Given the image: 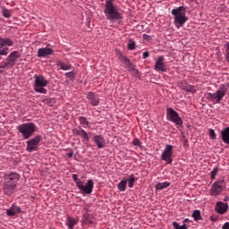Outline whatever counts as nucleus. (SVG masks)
Wrapping results in <instances>:
<instances>
[{
    "label": "nucleus",
    "mask_w": 229,
    "mask_h": 229,
    "mask_svg": "<svg viewBox=\"0 0 229 229\" xmlns=\"http://www.w3.org/2000/svg\"><path fill=\"white\" fill-rule=\"evenodd\" d=\"M104 13L106 19L110 22H121L123 19V13L119 12V8L114 4V0L106 1Z\"/></svg>",
    "instance_id": "nucleus-1"
},
{
    "label": "nucleus",
    "mask_w": 229,
    "mask_h": 229,
    "mask_svg": "<svg viewBox=\"0 0 229 229\" xmlns=\"http://www.w3.org/2000/svg\"><path fill=\"white\" fill-rule=\"evenodd\" d=\"M186 12L187 9L183 6H179L172 10L171 13L174 15V24L175 28L180 29L183 27L185 22L189 21Z\"/></svg>",
    "instance_id": "nucleus-2"
},
{
    "label": "nucleus",
    "mask_w": 229,
    "mask_h": 229,
    "mask_svg": "<svg viewBox=\"0 0 229 229\" xmlns=\"http://www.w3.org/2000/svg\"><path fill=\"white\" fill-rule=\"evenodd\" d=\"M73 182H75L76 187H78L83 196H87V194H92V191H94V181L92 179H89L86 182V185L83 184L81 180L78 179V174H72Z\"/></svg>",
    "instance_id": "nucleus-3"
},
{
    "label": "nucleus",
    "mask_w": 229,
    "mask_h": 229,
    "mask_svg": "<svg viewBox=\"0 0 229 229\" xmlns=\"http://www.w3.org/2000/svg\"><path fill=\"white\" fill-rule=\"evenodd\" d=\"M49 84V81L44 77V75H34V85L33 89L35 92H38V94H47V89H46V87Z\"/></svg>",
    "instance_id": "nucleus-4"
},
{
    "label": "nucleus",
    "mask_w": 229,
    "mask_h": 229,
    "mask_svg": "<svg viewBox=\"0 0 229 229\" xmlns=\"http://www.w3.org/2000/svg\"><path fill=\"white\" fill-rule=\"evenodd\" d=\"M17 130L21 133L25 140L33 137V133L37 131V125L33 123H26L18 125Z\"/></svg>",
    "instance_id": "nucleus-5"
},
{
    "label": "nucleus",
    "mask_w": 229,
    "mask_h": 229,
    "mask_svg": "<svg viewBox=\"0 0 229 229\" xmlns=\"http://www.w3.org/2000/svg\"><path fill=\"white\" fill-rule=\"evenodd\" d=\"M166 117L168 121L174 123L175 126H178V128H182L183 126V120L181 118L180 114H178V112L172 107H168L166 109Z\"/></svg>",
    "instance_id": "nucleus-6"
},
{
    "label": "nucleus",
    "mask_w": 229,
    "mask_h": 229,
    "mask_svg": "<svg viewBox=\"0 0 229 229\" xmlns=\"http://www.w3.org/2000/svg\"><path fill=\"white\" fill-rule=\"evenodd\" d=\"M226 86L225 84H220L218 89L215 93H208V96L211 101H215L216 103H221L223 98L226 96Z\"/></svg>",
    "instance_id": "nucleus-7"
},
{
    "label": "nucleus",
    "mask_w": 229,
    "mask_h": 229,
    "mask_svg": "<svg viewBox=\"0 0 229 229\" xmlns=\"http://www.w3.org/2000/svg\"><path fill=\"white\" fill-rule=\"evenodd\" d=\"M15 42L10 38H0V56L8 55V47H12Z\"/></svg>",
    "instance_id": "nucleus-8"
},
{
    "label": "nucleus",
    "mask_w": 229,
    "mask_h": 229,
    "mask_svg": "<svg viewBox=\"0 0 229 229\" xmlns=\"http://www.w3.org/2000/svg\"><path fill=\"white\" fill-rule=\"evenodd\" d=\"M42 140V136L37 135L35 138H32L27 141L26 151L28 153H33V151H38V145Z\"/></svg>",
    "instance_id": "nucleus-9"
},
{
    "label": "nucleus",
    "mask_w": 229,
    "mask_h": 229,
    "mask_svg": "<svg viewBox=\"0 0 229 229\" xmlns=\"http://www.w3.org/2000/svg\"><path fill=\"white\" fill-rule=\"evenodd\" d=\"M223 183H225V180H219L215 182L211 185V189L209 192L210 196H212L213 198H217V196H219L221 192H223V189H225V186H223Z\"/></svg>",
    "instance_id": "nucleus-10"
},
{
    "label": "nucleus",
    "mask_w": 229,
    "mask_h": 229,
    "mask_svg": "<svg viewBox=\"0 0 229 229\" xmlns=\"http://www.w3.org/2000/svg\"><path fill=\"white\" fill-rule=\"evenodd\" d=\"M173 149L174 147L173 145H165V149L161 155L162 160L166 162V164H173Z\"/></svg>",
    "instance_id": "nucleus-11"
},
{
    "label": "nucleus",
    "mask_w": 229,
    "mask_h": 229,
    "mask_svg": "<svg viewBox=\"0 0 229 229\" xmlns=\"http://www.w3.org/2000/svg\"><path fill=\"white\" fill-rule=\"evenodd\" d=\"M19 180H21V175L17 173H5L4 174V182L5 183H10L11 185H16L19 183Z\"/></svg>",
    "instance_id": "nucleus-12"
},
{
    "label": "nucleus",
    "mask_w": 229,
    "mask_h": 229,
    "mask_svg": "<svg viewBox=\"0 0 229 229\" xmlns=\"http://www.w3.org/2000/svg\"><path fill=\"white\" fill-rule=\"evenodd\" d=\"M154 71L157 72H167V66L165 65V59L164 55H159L155 61Z\"/></svg>",
    "instance_id": "nucleus-13"
},
{
    "label": "nucleus",
    "mask_w": 229,
    "mask_h": 229,
    "mask_svg": "<svg viewBox=\"0 0 229 229\" xmlns=\"http://www.w3.org/2000/svg\"><path fill=\"white\" fill-rule=\"evenodd\" d=\"M21 58V52L13 51L7 57L5 62V66L13 67L17 64V60Z\"/></svg>",
    "instance_id": "nucleus-14"
},
{
    "label": "nucleus",
    "mask_w": 229,
    "mask_h": 229,
    "mask_svg": "<svg viewBox=\"0 0 229 229\" xmlns=\"http://www.w3.org/2000/svg\"><path fill=\"white\" fill-rule=\"evenodd\" d=\"M119 60L123 64L124 67L129 71V72H137V69L135 68V65L131 64V61L128 59L125 55H123V54H120Z\"/></svg>",
    "instance_id": "nucleus-15"
},
{
    "label": "nucleus",
    "mask_w": 229,
    "mask_h": 229,
    "mask_svg": "<svg viewBox=\"0 0 229 229\" xmlns=\"http://www.w3.org/2000/svg\"><path fill=\"white\" fill-rule=\"evenodd\" d=\"M86 98L89 100V105H91V106H99V103H101L99 95L94 92H88Z\"/></svg>",
    "instance_id": "nucleus-16"
},
{
    "label": "nucleus",
    "mask_w": 229,
    "mask_h": 229,
    "mask_svg": "<svg viewBox=\"0 0 229 229\" xmlns=\"http://www.w3.org/2000/svg\"><path fill=\"white\" fill-rule=\"evenodd\" d=\"M215 211L220 216L226 214L228 212V203L217 201L215 205Z\"/></svg>",
    "instance_id": "nucleus-17"
},
{
    "label": "nucleus",
    "mask_w": 229,
    "mask_h": 229,
    "mask_svg": "<svg viewBox=\"0 0 229 229\" xmlns=\"http://www.w3.org/2000/svg\"><path fill=\"white\" fill-rule=\"evenodd\" d=\"M49 44L46 47H41L38 50V58H47L50 55H53V48L49 47Z\"/></svg>",
    "instance_id": "nucleus-18"
},
{
    "label": "nucleus",
    "mask_w": 229,
    "mask_h": 229,
    "mask_svg": "<svg viewBox=\"0 0 229 229\" xmlns=\"http://www.w3.org/2000/svg\"><path fill=\"white\" fill-rule=\"evenodd\" d=\"M93 141L95 142L98 149H103V148L106 146V141L105 140V137H103L102 135H98V134L94 135Z\"/></svg>",
    "instance_id": "nucleus-19"
},
{
    "label": "nucleus",
    "mask_w": 229,
    "mask_h": 229,
    "mask_svg": "<svg viewBox=\"0 0 229 229\" xmlns=\"http://www.w3.org/2000/svg\"><path fill=\"white\" fill-rule=\"evenodd\" d=\"M16 189L17 185L10 184L8 182H4L3 186L4 194H5L6 196H12V194L15 192Z\"/></svg>",
    "instance_id": "nucleus-20"
},
{
    "label": "nucleus",
    "mask_w": 229,
    "mask_h": 229,
    "mask_svg": "<svg viewBox=\"0 0 229 229\" xmlns=\"http://www.w3.org/2000/svg\"><path fill=\"white\" fill-rule=\"evenodd\" d=\"M21 207L15 204H13L12 207L6 210V214L9 216H13L16 214H21Z\"/></svg>",
    "instance_id": "nucleus-21"
},
{
    "label": "nucleus",
    "mask_w": 229,
    "mask_h": 229,
    "mask_svg": "<svg viewBox=\"0 0 229 229\" xmlns=\"http://www.w3.org/2000/svg\"><path fill=\"white\" fill-rule=\"evenodd\" d=\"M65 225L66 226H68V229H74V226L78 225V219L72 217L70 216H67Z\"/></svg>",
    "instance_id": "nucleus-22"
},
{
    "label": "nucleus",
    "mask_w": 229,
    "mask_h": 229,
    "mask_svg": "<svg viewBox=\"0 0 229 229\" xmlns=\"http://www.w3.org/2000/svg\"><path fill=\"white\" fill-rule=\"evenodd\" d=\"M222 140L225 144H229V127H225L221 131Z\"/></svg>",
    "instance_id": "nucleus-23"
},
{
    "label": "nucleus",
    "mask_w": 229,
    "mask_h": 229,
    "mask_svg": "<svg viewBox=\"0 0 229 229\" xmlns=\"http://www.w3.org/2000/svg\"><path fill=\"white\" fill-rule=\"evenodd\" d=\"M124 180L126 181V183H128V187L130 189H132L133 185H135V181L137 179H135V175L131 174V175H129L128 179H124Z\"/></svg>",
    "instance_id": "nucleus-24"
},
{
    "label": "nucleus",
    "mask_w": 229,
    "mask_h": 229,
    "mask_svg": "<svg viewBox=\"0 0 229 229\" xmlns=\"http://www.w3.org/2000/svg\"><path fill=\"white\" fill-rule=\"evenodd\" d=\"M171 185L170 182H157L155 185V188L157 189V191H162V189H167V187H169Z\"/></svg>",
    "instance_id": "nucleus-25"
},
{
    "label": "nucleus",
    "mask_w": 229,
    "mask_h": 229,
    "mask_svg": "<svg viewBox=\"0 0 229 229\" xmlns=\"http://www.w3.org/2000/svg\"><path fill=\"white\" fill-rule=\"evenodd\" d=\"M191 217H193L194 221H201V211L195 209L191 214Z\"/></svg>",
    "instance_id": "nucleus-26"
},
{
    "label": "nucleus",
    "mask_w": 229,
    "mask_h": 229,
    "mask_svg": "<svg viewBox=\"0 0 229 229\" xmlns=\"http://www.w3.org/2000/svg\"><path fill=\"white\" fill-rule=\"evenodd\" d=\"M59 67L61 71H71L72 69V65L65 63H59Z\"/></svg>",
    "instance_id": "nucleus-27"
},
{
    "label": "nucleus",
    "mask_w": 229,
    "mask_h": 229,
    "mask_svg": "<svg viewBox=\"0 0 229 229\" xmlns=\"http://www.w3.org/2000/svg\"><path fill=\"white\" fill-rule=\"evenodd\" d=\"M126 181L123 179L119 183H118V191H120V192H124V191H126Z\"/></svg>",
    "instance_id": "nucleus-28"
},
{
    "label": "nucleus",
    "mask_w": 229,
    "mask_h": 229,
    "mask_svg": "<svg viewBox=\"0 0 229 229\" xmlns=\"http://www.w3.org/2000/svg\"><path fill=\"white\" fill-rule=\"evenodd\" d=\"M184 91L190 92L191 94H196V88L194 87V85L187 84Z\"/></svg>",
    "instance_id": "nucleus-29"
},
{
    "label": "nucleus",
    "mask_w": 229,
    "mask_h": 229,
    "mask_svg": "<svg viewBox=\"0 0 229 229\" xmlns=\"http://www.w3.org/2000/svg\"><path fill=\"white\" fill-rule=\"evenodd\" d=\"M224 47H225V60H226V62L229 64V41L226 42V43L224 45Z\"/></svg>",
    "instance_id": "nucleus-30"
},
{
    "label": "nucleus",
    "mask_w": 229,
    "mask_h": 229,
    "mask_svg": "<svg viewBox=\"0 0 229 229\" xmlns=\"http://www.w3.org/2000/svg\"><path fill=\"white\" fill-rule=\"evenodd\" d=\"M2 13L5 19H10V17H12V13L10 12V10L6 9L5 7L2 8Z\"/></svg>",
    "instance_id": "nucleus-31"
},
{
    "label": "nucleus",
    "mask_w": 229,
    "mask_h": 229,
    "mask_svg": "<svg viewBox=\"0 0 229 229\" xmlns=\"http://www.w3.org/2000/svg\"><path fill=\"white\" fill-rule=\"evenodd\" d=\"M79 123H80V124H82L84 126H89V120L85 116H80Z\"/></svg>",
    "instance_id": "nucleus-32"
},
{
    "label": "nucleus",
    "mask_w": 229,
    "mask_h": 229,
    "mask_svg": "<svg viewBox=\"0 0 229 229\" xmlns=\"http://www.w3.org/2000/svg\"><path fill=\"white\" fill-rule=\"evenodd\" d=\"M173 226L175 229H187L189 226H187V224H183L182 225H180L178 222H173Z\"/></svg>",
    "instance_id": "nucleus-33"
},
{
    "label": "nucleus",
    "mask_w": 229,
    "mask_h": 229,
    "mask_svg": "<svg viewBox=\"0 0 229 229\" xmlns=\"http://www.w3.org/2000/svg\"><path fill=\"white\" fill-rule=\"evenodd\" d=\"M217 173H219V166H215L211 171V180H216V176H217Z\"/></svg>",
    "instance_id": "nucleus-34"
},
{
    "label": "nucleus",
    "mask_w": 229,
    "mask_h": 229,
    "mask_svg": "<svg viewBox=\"0 0 229 229\" xmlns=\"http://www.w3.org/2000/svg\"><path fill=\"white\" fill-rule=\"evenodd\" d=\"M81 137L84 140H87V141L90 140V138L89 137V134L83 129H81Z\"/></svg>",
    "instance_id": "nucleus-35"
},
{
    "label": "nucleus",
    "mask_w": 229,
    "mask_h": 229,
    "mask_svg": "<svg viewBox=\"0 0 229 229\" xmlns=\"http://www.w3.org/2000/svg\"><path fill=\"white\" fill-rule=\"evenodd\" d=\"M127 49H129V51H134V49H135V41H133L132 39H130L129 43L127 44Z\"/></svg>",
    "instance_id": "nucleus-36"
},
{
    "label": "nucleus",
    "mask_w": 229,
    "mask_h": 229,
    "mask_svg": "<svg viewBox=\"0 0 229 229\" xmlns=\"http://www.w3.org/2000/svg\"><path fill=\"white\" fill-rule=\"evenodd\" d=\"M188 83L187 81H178V87L182 90H185V88L187 87Z\"/></svg>",
    "instance_id": "nucleus-37"
},
{
    "label": "nucleus",
    "mask_w": 229,
    "mask_h": 229,
    "mask_svg": "<svg viewBox=\"0 0 229 229\" xmlns=\"http://www.w3.org/2000/svg\"><path fill=\"white\" fill-rule=\"evenodd\" d=\"M92 204H84L83 206H82V209L84 210V211H86V213L87 214H89V212H92Z\"/></svg>",
    "instance_id": "nucleus-38"
},
{
    "label": "nucleus",
    "mask_w": 229,
    "mask_h": 229,
    "mask_svg": "<svg viewBox=\"0 0 229 229\" xmlns=\"http://www.w3.org/2000/svg\"><path fill=\"white\" fill-rule=\"evenodd\" d=\"M209 136L212 140H216V139H217V135L216 134V131H214V129H209Z\"/></svg>",
    "instance_id": "nucleus-39"
},
{
    "label": "nucleus",
    "mask_w": 229,
    "mask_h": 229,
    "mask_svg": "<svg viewBox=\"0 0 229 229\" xmlns=\"http://www.w3.org/2000/svg\"><path fill=\"white\" fill-rule=\"evenodd\" d=\"M65 76L67 78H69V80H74V77L76 76V73L74 72V71H72V72H66Z\"/></svg>",
    "instance_id": "nucleus-40"
},
{
    "label": "nucleus",
    "mask_w": 229,
    "mask_h": 229,
    "mask_svg": "<svg viewBox=\"0 0 229 229\" xmlns=\"http://www.w3.org/2000/svg\"><path fill=\"white\" fill-rule=\"evenodd\" d=\"M143 40H147L148 42H151L153 40V38L148 34H143Z\"/></svg>",
    "instance_id": "nucleus-41"
},
{
    "label": "nucleus",
    "mask_w": 229,
    "mask_h": 229,
    "mask_svg": "<svg viewBox=\"0 0 229 229\" xmlns=\"http://www.w3.org/2000/svg\"><path fill=\"white\" fill-rule=\"evenodd\" d=\"M133 146H139V148H140V140H139V139H135L132 141Z\"/></svg>",
    "instance_id": "nucleus-42"
},
{
    "label": "nucleus",
    "mask_w": 229,
    "mask_h": 229,
    "mask_svg": "<svg viewBox=\"0 0 229 229\" xmlns=\"http://www.w3.org/2000/svg\"><path fill=\"white\" fill-rule=\"evenodd\" d=\"M72 133L73 135H81V131L78 130V129H73L72 130Z\"/></svg>",
    "instance_id": "nucleus-43"
},
{
    "label": "nucleus",
    "mask_w": 229,
    "mask_h": 229,
    "mask_svg": "<svg viewBox=\"0 0 229 229\" xmlns=\"http://www.w3.org/2000/svg\"><path fill=\"white\" fill-rule=\"evenodd\" d=\"M148 57H149V52L146 51V52L143 53L142 58L145 59V58H148Z\"/></svg>",
    "instance_id": "nucleus-44"
},
{
    "label": "nucleus",
    "mask_w": 229,
    "mask_h": 229,
    "mask_svg": "<svg viewBox=\"0 0 229 229\" xmlns=\"http://www.w3.org/2000/svg\"><path fill=\"white\" fill-rule=\"evenodd\" d=\"M222 229H229V222H225L223 226Z\"/></svg>",
    "instance_id": "nucleus-45"
},
{
    "label": "nucleus",
    "mask_w": 229,
    "mask_h": 229,
    "mask_svg": "<svg viewBox=\"0 0 229 229\" xmlns=\"http://www.w3.org/2000/svg\"><path fill=\"white\" fill-rule=\"evenodd\" d=\"M5 67H10V66H6V63H4V65L0 64V69H4Z\"/></svg>",
    "instance_id": "nucleus-46"
},
{
    "label": "nucleus",
    "mask_w": 229,
    "mask_h": 229,
    "mask_svg": "<svg viewBox=\"0 0 229 229\" xmlns=\"http://www.w3.org/2000/svg\"><path fill=\"white\" fill-rule=\"evenodd\" d=\"M72 155H74V153L73 152H70V153L67 154V157H69V158H72Z\"/></svg>",
    "instance_id": "nucleus-47"
},
{
    "label": "nucleus",
    "mask_w": 229,
    "mask_h": 229,
    "mask_svg": "<svg viewBox=\"0 0 229 229\" xmlns=\"http://www.w3.org/2000/svg\"><path fill=\"white\" fill-rule=\"evenodd\" d=\"M228 199H229V197L226 196V197H225L224 201H228Z\"/></svg>",
    "instance_id": "nucleus-48"
},
{
    "label": "nucleus",
    "mask_w": 229,
    "mask_h": 229,
    "mask_svg": "<svg viewBox=\"0 0 229 229\" xmlns=\"http://www.w3.org/2000/svg\"><path fill=\"white\" fill-rule=\"evenodd\" d=\"M189 218H185L184 220H183V223H189Z\"/></svg>",
    "instance_id": "nucleus-49"
},
{
    "label": "nucleus",
    "mask_w": 229,
    "mask_h": 229,
    "mask_svg": "<svg viewBox=\"0 0 229 229\" xmlns=\"http://www.w3.org/2000/svg\"><path fill=\"white\" fill-rule=\"evenodd\" d=\"M0 72H3V71H2V70H0Z\"/></svg>",
    "instance_id": "nucleus-50"
}]
</instances>
